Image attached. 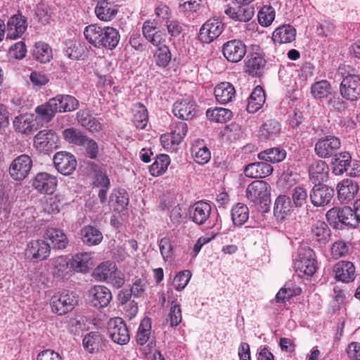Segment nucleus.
<instances>
[{
    "label": "nucleus",
    "instance_id": "3c124183",
    "mask_svg": "<svg viewBox=\"0 0 360 360\" xmlns=\"http://www.w3.org/2000/svg\"><path fill=\"white\" fill-rule=\"evenodd\" d=\"M53 163L58 172L63 175L71 174L76 169V159H53Z\"/></svg>",
    "mask_w": 360,
    "mask_h": 360
},
{
    "label": "nucleus",
    "instance_id": "9d476101",
    "mask_svg": "<svg viewBox=\"0 0 360 360\" xmlns=\"http://www.w3.org/2000/svg\"><path fill=\"white\" fill-rule=\"evenodd\" d=\"M51 245L44 240H32L25 250V256L31 260H44L50 255Z\"/></svg>",
    "mask_w": 360,
    "mask_h": 360
},
{
    "label": "nucleus",
    "instance_id": "9b49d317",
    "mask_svg": "<svg viewBox=\"0 0 360 360\" xmlns=\"http://www.w3.org/2000/svg\"><path fill=\"white\" fill-rule=\"evenodd\" d=\"M56 178L46 172L38 173L32 180V186L41 194L51 195L56 189Z\"/></svg>",
    "mask_w": 360,
    "mask_h": 360
},
{
    "label": "nucleus",
    "instance_id": "ea45409f",
    "mask_svg": "<svg viewBox=\"0 0 360 360\" xmlns=\"http://www.w3.org/2000/svg\"><path fill=\"white\" fill-rule=\"evenodd\" d=\"M292 208L290 198L285 195H280L275 200L274 212L277 217L284 219Z\"/></svg>",
    "mask_w": 360,
    "mask_h": 360
},
{
    "label": "nucleus",
    "instance_id": "20e7f679",
    "mask_svg": "<svg viewBox=\"0 0 360 360\" xmlns=\"http://www.w3.org/2000/svg\"><path fill=\"white\" fill-rule=\"evenodd\" d=\"M270 186L266 181L256 180L248 186L246 197L255 204L267 206L270 202Z\"/></svg>",
    "mask_w": 360,
    "mask_h": 360
},
{
    "label": "nucleus",
    "instance_id": "4468645a",
    "mask_svg": "<svg viewBox=\"0 0 360 360\" xmlns=\"http://www.w3.org/2000/svg\"><path fill=\"white\" fill-rule=\"evenodd\" d=\"M81 169L86 174H94V185L97 187L109 188L110 179L107 174L103 172L100 167L89 160L84 159L81 162Z\"/></svg>",
    "mask_w": 360,
    "mask_h": 360
},
{
    "label": "nucleus",
    "instance_id": "ddd939ff",
    "mask_svg": "<svg viewBox=\"0 0 360 360\" xmlns=\"http://www.w3.org/2000/svg\"><path fill=\"white\" fill-rule=\"evenodd\" d=\"M333 195V189L326 185L316 183L310 192L309 198L314 206L323 207L330 202Z\"/></svg>",
    "mask_w": 360,
    "mask_h": 360
},
{
    "label": "nucleus",
    "instance_id": "bf43d9fd",
    "mask_svg": "<svg viewBox=\"0 0 360 360\" xmlns=\"http://www.w3.org/2000/svg\"><path fill=\"white\" fill-rule=\"evenodd\" d=\"M191 150L193 158H211V153L203 140H198L193 143Z\"/></svg>",
    "mask_w": 360,
    "mask_h": 360
},
{
    "label": "nucleus",
    "instance_id": "7ed1b4c3",
    "mask_svg": "<svg viewBox=\"0 0 360 360\" xmlns=\"http://www.w3.org/2000/svg\"><path fill=\"white\" fill-rule=\"evenodd\" d=\"M294 268L299 276H313L317 269L313 250L308 247L300 248L294 262Z\"/></svg>",
    "mask_w": 360,
    "mask_h": 360
},
{
    "label": "nucleus",
    "instance_id": "13d9d810",
    "mask_svg": "<svg viewBox=\"0 0 360 360\" xmlns=\"http://www.w3.org/2000/svg\"><path fill=\"white\" fill-rule=\"evenodd\" d=\"M300 179V176L297 172L287 170L281 175L278 184L284 190H288L295 186Z\"/></svg>",
    "mask_w": 360,
    "mask_h": 360
},
{
    "label": "nucleus",
    "instance_id": "f3484780",
    "mask_svg": "<svg viewBox=\"0 0 360 360\" xmlns=\"http://www.w3.org/2000/svg\"><path fill=\"white\" fill-rule=\"evenodd\" d=\"M90 301L95 307H107L112 300L110 290L103 285H95L89 290Z\"/></svg>",
    "mask_w": 360,
    "mask_h": 360
},
{
    "label": "nucleus",
    "instance_id": "c9c22d12",
    "mask_svg": "<svg viewBox=\"0 0 360 360\" xmlns=\"http://www.w3.org/2000/svg\"><path fill=\"white\" fill-rule=\"evenodd\" d=\"M311 235L320 244H326L330 239V230L325 222L316 221L311 225Z\"/></svg>",
    "mask_w": 360,
    "mask_h": 360
},
{
    "label": "nucleus",
    "instance_id": "393cba45",
    "mask_svg": "<svg viewBox=\"0 0 360 360\" xmlns=\"http://www.w3.org/2000/svg\"><path fill=\"white\" fill-rule=\"evenodd\" d=\"M49 100L57 112H70L77 109L79 105L77 100L70 95H57Z\"/></svg>",
    "mask_w": 360,
    "mask_h": 360
},
{
    "label": "nucleus",
    "instance_id": "37998d69",
    "mask_svg": "<svg viewBox=\"0 0 360 360\" xmlns=\"http://www.w3.org/2000/svg\"><path fill=\"white\" fill-rule=\"evenodd\" d=\"M32 56L34 59L42 63L50 61L52 58V50L50 46L44 42H37L32 49Z\"/></svg>",
    "mask_w": 360,
    "mask_h": 360
},
{
    "label": "nucleus",
    "instance_id": "de8ad7c7",
    "mask_svg": "<svg viewBox=\"0 0 360 360\" xmlns=\"http://www.w3.org/2000/svg\"><path fill=\"white\" fill-rule=\"evenodd\" d=\"M151 335V321L149 318H144L139 328L136 335L138 345H143L150 339Z\"/></svg>",
    "mask_w": 360,
    "mask_h": 360
},
{
    "label": "nucleus",
    "instance_id": "423d86ee",
    "mask_svg": "<svg viewBox=\"0 0 360 360\" xmlns=\"http://www.w3.org/2000/svg\"><path fill=\"white\" fill-rule=\"evenodd\" d=\"M224 30V24L217 18L207 20L200 27L199 39L205 44H210L217 39Z\"/></svg>",
    "mask_w": 360,
    "mask_h": 360
},
{
    "label": "nucleus",
    "instance_id": "69168bd1",
    "mask_svg": "<svg viewBox=\"0 0 360 360\" xmlns=\"http://www.w3.org/2000/svg\"><path fill=\"white\" fill-rule=\"evenodd\" d=\"M292 198L296 207H302L307 202V193L303 188L296 186L292 191Z\"/></svg>",
    "mask_w": 360,
    "mask_h": 360
},
{
    "label": "nucleus",
    "instance_id": "2f4dec72",
    "mask_svg": "<svg viewBox=\"0 0 360 360\" xmlns=\"http://www.w3.org/2000/svg\"><path fill=\"white\" fill-rule=\"evenodd\" d=\"M91 254L88 252L74 255L70 260L71 270L78 273L87 272L91 265Z\"/></svg>",
    "mask_w": 360,
    "mask_h": 360
},
{
    "label": "nucleus",
    "instance_id": "09e8293b",
    "mask_svg": "<svg viewBox=\"0 0 360 360\" xmlns=\"http://www.w3.org/2000/svg\"><path fill=\"white\" fill-rule=\"evenodd\" d=\"M35 112L37 115V118L48 123L54 117L57 110L49 100L47 103L37 106L35 108Z\"/></svg>",
    "mask_w": 360,
    "mask_h": 360
},
{
    "label": "nucleus",
    "instance_id": "c756f323",
    "mask_svg": "<svg viewBox=\"0 0 360 360\" xmlns=\"http://www.w3.org/2000/svg\"><path fill=\"white\" fill-rule=\"evenodd\" d=\"M281 129V124L276 120H266L259 128V139L262 141L274 140L279 135Z\"/></svg>",
    "mask_w": 360,
    "mask_h": 360
},
{
    "label": "nucleus",
    "instance_id": "8fccbe9b",
    "mask_svg": "<svg viewBox=\"0 0 360 360\" xmlns=\"http://www.w3.org/2000/svg\"><path fill=\"white\" fill-rule=\"evenodd\" d=\"M133 122L134 125L139 129H143L148 120L147 109L140 103L136 104L134 108Z\"/></svg>",
    "mask_w": 360,
    "mask_h": 360
},
{
    "label": "nucleus",
    "instance_id": "a19ab883",
    "mask_svg": "<svg viewBox=\"0 0 360 360\" xmlns=\"http://www.w3.org/2000/svg\"><path fill=\"white\" fill-rule=\"evenodd\" d=\"M52 273L55 277L63 278L71 271L70 262L63 256L51 260Z\"/></svg>",
    "mask_w": 360,
    "mask_h": 360
},
{
    "label": "nucleus",
    "instance_id": "f03ea898",
    "mask_svg": "<svg viewBox=\"0 0 360 360\" xmlns=\"http://www.w3.org/2000/svg\"><path fill=\"white\" fill-rule=\"evenodd\" d=\"M338 72L342 77L340 85L342 97L349 101H355L360 98V76L349 65H340Z\"/></svg>",
    "mask_w": 360,
    "mask_h": 360
},
{
    "label": "nucleus",
    "instance_id": "72a5a7b5",
    "mask_svg": "<svg viewBox=\"0 0 360 360\" xmlns=\"http://www.w3.org/2000/svg\"><path fill=\"white\" fill-rule=\"evenodd\" d=\"M129 203V197L124 190H114L109 199L108 205L115 212L124 210Z\"/></svg>",
    "mask_w": 360,
    "mask_h": 360
},
{
    "label": "nucleus",
    "instance_id": "dca6fc26",
    "mask_svg": "<svg viewBox=\"0 0 360 360\" xmlns=\"http://www.w3.org/2000/svg\"><path fill=\"white\" fill-rule=\"evenodd\" d=\"M211 205L204 201H198L189 207V218L196 224L202 225L211 214Z\"/></svg>",
    "mask_w": 360,
    "mask_h": 360
},
{
    "label": "nucleus",
    "instance_id": "0e129e2a",
    "mask_svg": "<svg viewBox=\"0 0 360 360\" xmlns=\"http://www.w3.org/2000/svg\"><path fill=\"white\" fill-rule=\"evenodd\" d=\"M169 320L172 327L178 326L182 320L181 308L179 304L176 303V300L172 301Z\"/></svg>",
    "mask_w": 360,
    "mask_h": 360
},
{
    "label": "nucleus",
    "instance_id": "473e14b6",
    "mask_svg": "<svg viewBox=\"0 0 360 360\" xmlns=\"http://www.w3.org/2000/svg\"><path fill=\"white\" fill-rule=\"evenodd\" d=\"M264 101V89L260 86H256L248 99L247 111L250 113L256 112L262 107Z\"/></svg>",
    "mask_w": 360,
    "mask_h": 360
},
{
    "label": "nucleus",
    "instance_id": "b1692460",
    "mask_svg": "<svg viewBox=\"0 0 360 360\" xmlns=\"http://www.w3.org/2000/svg\"><path fill=\"white\" fill-rule=\"evenodd\" d=\"M329 168L325 161L315 160L309 166V174L311 180L314 183L326 181L328 179Z\"/></svg>",
    "mask_w": 360,
    "mask_h": 360
},
{
    "label": "nucleus",
    "instance_id": "c03bdc74",
    "mask_svg": "<svg viewBox=\"0 0 360 360\" xmlns=\"http://www.w3.org/2000/svg\"><path fill=\"white\" fill-rule=\"evenodd\" d=\"M249 219V209L243 203H238L231 209V219L236 226H242Z\"/></svg>",
    "mask_w": 360,
    "mask_h": 360
},
{
    "label": "nucleus",
    "instance_id": "aec40b11",
    "mask_svg": "<svg viewBox=\"0 0 360 360\" xmlns=\"http://www.w3.org/2000/svg\"><path fill=\"white\" fill-rule=\"evenodd\" d=\"M338 199L347 202L354 198L359 191V185L351 179H345L337 186Z\"/></svg>",
    "mask_w": 360,
    "mask_h": 360
},
{
    "label": "nucleus",
    "instance_id": "e2e57ef3",
    "mask_svg": "<svg viewBox=\"0 0 360 360\" xmlns=\"http://www.w3.org/2000/svg\"><path fill=\"white\" fill-rule=\"evenodd\" d=\"M115 269V266L112 264H101L95 269L94 274L99 280L107 281Z\"/></svg>",
    "mask_w": 360,
    "mask_h": 360
},
{
    "label": "nucleus",
    "instance_id": "58836bf2",
    "mask_svg": "<svg viewBox=\"0 0 360 360\" xmlns=\"http://www.w3.org/2000/svg\"><path fill=\"white\" fill-rule=\"evenodd\" d=\"M103 342V335L99 332H91L84 336L82 344L87 352L94 353L99 350Z\"/></svg>",
    "mask_w": 360,
    "mask_h": 360
},
{
    "label": "nucleus",
    "instance_id": "412c9836",
    "mask_svg": "<svg viewBox=\"0 0 360 360\" xmlns=\"http://www.w3.org/2000/svg\"><path fill=\"white\" fill-rule=\"evenodd\" d=\"M335 277L337 280L344 283L354 281L355 278V267L352 262L340 261L333 266Z\"/></svg>",
    "mask_w": 360,
    "mask_h": 360
},
{
    "label": "nucleus",
    "instance_id": "4c0bfd02",
    "mask_svg": "<svg viewBox=\"0 0 360 360\" xmlns=\"http://www.w3.org/2000/svg\"><path fill=\"white\" fill-rule=\"evenodd\" d=\"M83 243L89 246L98 245L103 240L102 233L92 226H86L80 231Z\"/></svg>",
    "mask_w": 360,
    "mask_h": 360
},
{
    "label": "nucleus",
    "instance_id": "774afa93",
    "mask_svg": "<svg viewBox=\"0 0 360 360\" xmlns=\"http://www.w3.org/2000/svg\"><path fill=\"white\" fill-rule=\"evenodd\" d=\"M36 15L37 20L42 25L49 23L51 18L48 6L44 4L37 6Z\"/></svg>",
    "mask_w": 360,
    "mask_h": 360
},
{
    "label": "nucleus",
    "instance_id": "f257e3e1",
    "mask_svg": "<svg viewBox=\"0 0 360 360\" xmlns=\"http://www.w3.org/2000/svg\"><path fill=\"white\" fill-rule=\"evenodd\" d=\"M85 39L94 47L112 50L117 46L120 35L117 29L112 27H101L95 24L86 26L84 31Z\"/></svg>",
    "mask_w": 360,
    "mask_h": 360
},
{
    "label": "nucleus",
    "instance_id": "5701e85b",
    "mask_svg": "<svg viewBox=\"0 0 360 360\" xmlns=\"http://www.w3.org/2000/svg\"><path fill=\"white\" fill-rule=\"evenodd\" d=\"M273 172L272 166L267 162H256L248 165L244 173L250 178H264L270 175Z\"/></svg>",
    "mask_w": 360,
    "mask_h": 360
},
{
    "label": "nucleus",
    "instance_id": "a211bd4d",
    "mask_svg": "<svg viewBox=\"0 0 360 360\" xmlns=\"http://www.w3.org/2000/svg\"><path fill=\"white\" fill-rule=\"evenodd\" d=\"M32 167V159H13L9 167L11 176L16 180H23Z\"/></svg>",
    "mask_w": 360,
    "mask_h": 360
},
{
    "label": "nucleus",
    "instance_id": "a878e982",
    "mask_svg": "<svg viewBox=\"0 0 360 360\" xmlns=\"http://www.w3.org/2000/svg\"><path fill=\"white\" fill-rule=\"evenodd\" d=\"M144 37L153 45L160 47L165 41V34L159 30L154 22L146 21L142 27Z\"/></svg>",
    "mask_w": 360,
    "mask_h": 360
},
{
    "label": "nucleus",
    "instance_id": "0eeeda50",
    "mask_svg": "<svg viewBox=\"0 0 360 360\" xmlns=\"http://www.w3.org/2000/svg\"><path fill=\"white\" fill-rule=\"evenodd\" d=\"M77 304L75 297L72 293H58L51 299V307L53 312L58 315L65 314L73 309Z\"/></svg>",
    "mask_w": 360,
    "mask_h": 360
},
{
    "label": "nucleus",
    "instance_id": "680f3d73",
    "mask_svg": "<svg viewBox=\"0 0 360 360\" xmlns=\"http://www.w3.org/2000/svg\"><path fill=\"white\" fill-rule=\"evenodd\" d=\"M170 164V159H155V162L150 166V173L153 176L162 175Z\"/></svg>",
    "mask_w": 360,
    "mask_h": 360
},
{
    "label": "nucleus",
    "instance_id": "5fc2aeb1",
    "mask_svg": "<svg viewBox=\"0 0 360 360\" xmlns=\"http://www.w3.org/2000/svg\"><path fill=\"white\" fill-rule=\"evenodd\" d=\"M340 222L347 226L356 227L357 226V219L356 218V212L354 209L345 206L340 209Z\"/></svg>",
    "mask_w": 360,
    "mask_h": 360
},
{
    "label": "nucleus",
    "instance_id": "864d4df0",
    "mask_svg": "<svg viewBox=\"0 0 360 360\" xmlns=\"http://www.w3.org/2000/svg\"><path fill=\"white\" fill-rule=\"evenodd\" d=\"M170 134L173 138V143L179 145L184 139L188 131L187 124L184 122H178L171 125Z\"/></svg>",
    "mask_w": 360,
    "mask_h": 360
},
{
    "label": "nucleus",
    "instance_id": "6e6552de",
    "mask_svg": "<svg viewBox=\"0 0 360 360\" xmlns=\"http://www.w3.org/2000/svg\"><path fill=\"white\" fill-rule=\"evenodd\" d=\"M247 52V46L241 40L231 39L223 44L222 53L224 58L231 63L240 61Z\"/></svg>",
    "mask_w": 360,
    "mask_h": 360
},
{
    "label": "nucleus",
    "instance_id": "4be33fe9",
    "mask_svg": "<svg viewBox=\"0 0 360 360\" xmlns=\"http://www.w3.org/2000/svg\"><path fill=\"white\" fill-rule=\"evenodd\" d=\"M245 63L246 72L252 76H258L262 74L265 67L266 60L262 53L255 51L248 56Z\"/></svg>",
    "mask_w": 360,
    "mask_h": 360
},
{
    "label": "nucleus",
    "instance_id": "6e6d98bb",
    "mask_svg": "<svg viewBox=\"0 0 360 360\" xmlns=\"http://www.w3.org/2000/svg\"><path fill=\"white\" fill-rule=\"evenodd\" d=\"M155 64L161 68H165L169 63L172 55L168 46L165 45L160 46L156 50L154 54Z\"/></svg>",
    "mask_w": 360,
    "mask_h": 360
},
{
    "label": "nucleus",
    "instance_id": "f704fd0d",
    "mask_svg": "<svg viewBox=\"0 0 360 360\" xmlns=\"http://www.w3.org/2000/svg\"><path fill=\"white\" fill-rule=\"evenodd\" d=\"M117 7L107 1L98 2L95 8V14L102 21L112 20L117 13Z\"/></svg>",
    "mask_w": 360,
    "mask_h": 360
},
{
    "label": "nucleus",
    "instance_id": "338daca9",
    "mask_svg": "<svg viewBox=\"0 0 360 360\" xmlns=\"http://www.w3.org/2000/svg\"><path fill=\"white\" fill-rule=\"evenodd\" d=\"M191 278L188 271H185L178 274L173 279V285L177 290H183L188 284Z\"/></svg>",
    "mask_w": 360,
    "mask_h": 360
},
{
    "label": "nucleus",
    "instance_id": "2eb2a0df",
    "mask_svg": "<svg viewBox=\"0 0 360 360\" xmlns=\"http://www.w3.org/2000/svg\"><path fill=\"white\" fill-rule=\"evenodd\" d=\"M13 127L15 131L29 134L37 131L40 127V124L34 114H25L15 118Z\"/></svg>",
    "mask_w": 360,
    "mask_h": 360
},
{
    "label": "nucleus",
    "instance_id": "1a4fd4ad",
    "mask_svg": "<svg viewBox=\"0 0 360 360\" xmlns=\"http://www.w3.org/2000/svg\"><path fill=\"white\" fill-rule=\"evenodd\" d=\"M340 141L335 136H327L320 139L315 145V152L320 158L338 157L337 150L340 147Z\"/></svg>",
    "mask_w": 360,
    "mask_h": 360
},
{
    "label": "nucleus",
    "instance_id": "79ce46f5",
    "mask_svg": "<svg viewBox=\"0 0 360 360\" xmlns=\"http://www.w3.org/2000/svg\"><path fill=\"white\" fill-rule=\"evenodd\" d=\"M79 123L90 131H99L101 129V123L87 111H79L77 113Z\"/></svg>",
    "mask_w": 360,
    "mask_h": 360
},
{
    "label": "nucleus",
    "instance_id": "7c9ffc66",
    "mask_svg": "<svg viewBox=\"0 0 360 360\" xmlns=\"http://www.w3.org/2000/svg\"><path fill=\"white\" fill-rule=\"evenodd\" d=\"M236 91L233 86L229 82H221L214 88V96L217 102L226 104L235 97Z\"/></svg>",
    "mask_w": 360,
    "mask_h": 360
},
{
    "label": "nucleus",
    "instance_id": "4d7b16f0",
    "mask_svg": "<svg viewBox=\"0 0 360 360\" xmlns=\"http://www.w3.org/2000/svg\"><path fill=\"white\" fill-rule=\"evenodd\" d=\"M257 18L262 26L268 27L275 18L274 9L271 6H264L258 12Z\"/></svg>",
    "mask_w": 360,
    "mask_h": 360
},
{
    "label": "nucleus",
    "instance_id": "c85d7f7f",
    "mask_svg": "<svg viewBox=\"0 0 360 360\" xmlns=\"http://www.w3.org/2000/svg\"><path fill=\"white\" fill-rule=\"evenodd\" d=\"M56 137L55 132L51 129H44L38 132L34 136V146L37 150L47 154V152L51 148V141H54Z\"/></svg>",
    "mask_w": 360,
    "mask_h": 360
},
{
    "label": "nucleus",
    "instance_id": "603ef678",
    "mask_svg": "<svg viewBox=\"0 0 360 360\" xmlns=\"http://www.w3.org/2000/svg\"><path fill=\"white\" fill-rule=\"evenodd\" d=\"M331 91V86L326 80H321L314 83L311 87V93L314 98L322 99L326 98Z\"/></svg>",
    "mask_w": 360,
    "mask_h": 360
},
{
    "label": "nucleus",
    "instance_id": "cd10ccee",
    "mask_svg": "<svg viewBox=\"0 0 360 360\" xmlns=\"http://www.w3.org/2000/svg\"><path fill=\"white\" fill-rule=\"evenodd\" d=\"M44 238L50 240L51 248L53 249H65L68 244L66 235L63 231L58 229H48L44 234Z\"/></svg>",
    "mask_w": 360,
    "mask_h": 360
},
{
    "label": "nucleus",
    "instance_id": "bb28decb",
    "mask_svg": "<svg viewBox=\"0 0 360 360\" xmlns=\"http://www.w3.org/2000/svg\"><path fill=\"white\" fill-rule=\"evenodd\" d=\"M296 30L290 25H283L276 28L272 34L274 43L288 44L295 39Z\"/></svg>",
    "mask_w": 360,
    "mask_h": 360
},
{
    "label": "nucleus",
    "instance_id": "052dcab7",
    "mask_svg": "<svg viewBox=\"0 0 360 360\" xmlns=\"http://www.w3.org/2000/svg\"><path fill=\"white\" fill-rule=\"evenodd\" d=\"M349 250V245L342 240L334 242L330 248L331 255L335 259L345 256Z\"/></svg>",
    "mask_w": 360,
    "mask_h": 360
},
{
    "label": "nucleus",
    "instance_id": "49530a36",
    "mask_svg": "<svg viewBox=\"0 0 360 360\" xmlns=\"http://www.w3.org/2000/svg\"><path fill=\"white\" fill-rule=\"evenodd\" d=\"M64 139L69 143L77 146L85 145L86 142V136L80 130L71 127L65 129L63 131Z\"/></svg>",
    "mask_w": 360,
    "mask_h": 360
},
{
    "label": "nucleus",
    "instance_id": "39448f33",
    "mask_svg": "<svg viewBox=\"0 0 360 360\" xmlns=\"http://www.w3.org/2000/svg\"><path fill=\"white\" fill-rule=\"evenodd\" d=\"M108 333L112 340L118 345H126L129 341V333L127 325L120 317L113 318L109 321Z\"/></svg>",
    "mask_w": 360,
    "mask_h": 360
},
{
    "label": "nucleus",
    "instance_id": "6ab92c4d",
    "mask_svg": "<svg viewBox=\"0 0 360 360\" xmlns=\"http://www.w3.org/2000/svg\"><path fill=\"white\" fill-rule=\"evenodd\" d=\"M174 115L181 120H191L197 115L196 105L192 101H177L173 105Z\"/></svg>",
    "mask_w": 360,
    "mask_h": 360
},
{
    "label": "nucleus",
    "instance_id": "a18cd8bd",
    "mask_svg": "<svg viewBox=\"0 0 360 360\" xmlns=\"http://www.w3.org/2000/svg\"><path fill=\"white\" fill-rule=\"evenodd\" d=\"M207 117L210 120L219 123H224L229 121L232 116V112L226 108H216L208 109L206 112Z\"/></svg>",
    "mask_w": 360,
    "mask_h": 360
},
{
    "label": "nucleus",
    "instance_id": "f8f14e48",
    "mask_svg": "<svg viewBox=\"0 0 360 360\" xmlns=\"http://www.w3.org/2000/svg\"><path fill=\"white\" fill-rule=\"evenodd\" d=\"M27 28L26 17L21 13L15 14L9 18L6 24L7 38L13 40L20 38Z\"/></svg>",
    "mask_w": 360,
    "mask_h": 360
},
{
    "label": "nucleus",
    "instance_id": "e433bc0d",
    "mask_svg": "<svg viewBox=\"0 0 360 360\" xmlns=\"http://www.w3.org/2000/svg\"><path fill=\"white\" fill-rule=\"evenodd\" d=\"M225 13L231 18L240 22H248L252 19L255 14L252 7L238 6L237 8L229 7Z\"/></svg>",
    "mask_w": 360,
    "mask_h": 360
}]
</instances>
